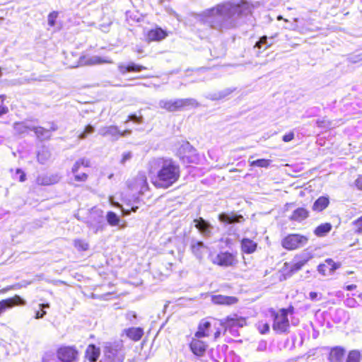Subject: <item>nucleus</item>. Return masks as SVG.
Wrapping results in <instances>:
<instances>
[{
    "instance_id": "nucleus-27",
    "label": "nucleus",
    "mask_w": 362,
    "mask_h": 362,
    "mask_svg": "<svg viewBox=\"0 0 362 362\" xmlns=\"http://www.w3.org/2000/svg\"><path fill=\"white\" fill-rule=\"evenodd\" d=\"M146 69V66L140 64H136L132 62L127 65L122 64L119 66V70L120 73H122V74H124L128 72H140Z\"/></svg>"
},
{
    "instance_id": "nucleus-51",
    "label": "nucleus",
    "mask_w": 362,
    "mask_h": 362,
    "mask_svg": "<svg viewBox=\"0 0 362 362\" xmlns=\"http://www.w3.org/2000/svg\"><path fill=\"white\" fill-rule=\"evenodd\" d=\"M354 183L357 189L362 191V175L357 177Z\"/></svg>"
},
{
    "instance_id": "nucleus-30",
    "label": "nucleus",
    "mask_w": 362,
    "mask_h": 362,
    "mask_svg": "<svg viewBox=\"0 0 362 362\" xmlns=\"http://www.w3.org/2000/svg\"><path fill=\"white\" fill-rule=\"evenodd\" d=\"M240 218H243V216L232 214L229 215L225 213H222L218 215V219L220 221L226 223H233L240 222Z\"/></svg>"
},
{
    "instance_id": "nucleus-60",
    "label": "nucleus",
    "mask_w": 362,
    "mask_h": 362,
    "mask_svg": "<svg viewBox=\"0 0 362 362\" xmlns=\"http://www.w3.org/2000/svg\"><path fill=\"white\" fill-rule=\"evenodd\" d=\"M354 271H347V272H346V274H347V275H350V274H354Z\"/></svg>"
},
{
    "instance_id": "nucleus-55",
    "label": "nucleus",
    "mask_w": 362,
    "mask_h": 362,
    "mask_svg": "<svg viewBox=\"0 0 362 362\" xmlns=\"http://www.w3.org/2000/svg\"><path fill=\"white\" fill-rule=\"evenodd\" d=\"M14 288V286H8L6 288H2L1 291H0V293H6L7 291H10V290H12Z\"/></svg>"
},
{
    "instance_id": "nucleus-4",
    "label": "nucleus",
    "mask_w": 362,
    "mask_h": 362,
    "mask_svg": "<svg viewBox=\"0 0 362 362\" xmlns=\"http://www.w3.org/2000/svg\"><path fill=\"white\" fill-rule=\"evenodd\" d=\"M294 307L290 305L288 308H280L278 311L270 310L273 318L272 329L277 334H287L290 332L288 315L294 313Z\"/></svg>"
},
{
    "instance_id": "nucleus-57",
    "label": "nucleus",
    "mask_w": 362,
    "mask_h": 362,
    "mask_svg": "<svg viewBox=\"0 0 362 362\" xmlns=\"http://www.w3.org/2000/svg\"><path fill=\"white\" fill-rule=\"evenodd\" d=\"M40 306L42 308H48V307H49V305H48V304H45V303H41V304H40Z\"/></svg>"
},
{
    "instance_id": "nucleus-31",
    "label": "nucleus",
    "mask_w": 362,
    "mask_h": 362,
    "mask_svg": "<svg viewBox=\"0 0 362 362\" xmlns=\"http://www.w3.org/2000/svg\"><path fill=\"white\" fill-rule=\"evenodd\" d=\"M136 185H140V188L138 190L140 194H144L149 190V185L145 175H142L141 177L136 178Z\"/></svg>"
},
{
    "instance_id": "nucleus-63",
    "label": "nucleus",
    "mask_w": 362,
    "mask_h": 362,
    "mask_svg": "<svg viewBox=\"0 0 362 362\" xmlns=\"http://www.w3.org/2000/svg\"><path fill=\"white\" fill-rule=\"evenodd\" d=\"M230 240H229V239H228V240H226V243H230Z\"/></svg>"
},
{
    "instance_id": "nucleus-53",
    "label": "nucleus",
    "mask_w": 362,
    "mask_h": 362,
    "mask_svg": "<svg viewBox=\"0 0 362 362\" xmlns=\"http://www.w3.org/2000/svg\"><path fill=\"white\" fill-rule=\"evenodd\" d=\"M344 288L346 291H351L356 290L357 288V286L356 284H352L346 285L344 287Z\"/></svg>"
},
{
    "instance_id": "nucleus-36",
    "label": "nucleus",
    "mask_w": 362,
    "mask_h": 362,
    "mask_svg": "<svg viewBox=\"0 0 362 362\" xmlns=\"http://www.w3.org/2000/svg\"><path fill=\"white\" fill-rule=\"evenodd\" d=\"M272 160L269 159H257L250 163L251 167L268 168L271 165Z\"/></svg>"
},
{
    "instance_id": "nucleus-45",
    "label": "nucleus",
    "mask_w": 362,
    "mask_h": 362,
    "mask_svg": "<svg viewBox=\"0 0 362 362\" xmlns=\"http://www.w3.org/2000/svg\"><path fill=\"white\" fill-rule=\"evenodd\" d=\"M93 132V127L91 125L88 124L85 127L83 132H81L79 134V138L84 139L86 137L87 134H91Z\"/></svg>"
},
{
    "instance_id": "nucleus-44",
    "label": "nucleus",
    "mask_w": 362,
    "mask_h": 362,
    "mask_svg": "<svg viewBox=\"0 0 362 362\" xmlns=\"http://www.w3.org/2000/svg\"><path fill=\"white\" fill-rule=\"evenodd\" d=\"M59 13L57 11H52L47 16L48 25L53 27L56 25V20L58 18Z\"/></svg>"
},
{
    "instance_id": "nucleus-21",
    "label": "nucleus",
    "mask_w": 362,
    "mask_h": 362,
    "mask_svg": "<svg viewBox=\"0 0 362 362\" xmlns=\"http://www.w3.org/2000/svg\"><path fill=\"white\" fill-rule=\"evenodd\" d=\"M57 129V127L54 124H52L49 129L40 126L33 127L32 128V131L35 133V136L41 141L49 139L51 137L50 132H54Z\"/></svg>"
},
{
    "instance_id": "nucleus-33",
    "label": "nucleus",
    "mask_w": 362,
    "mask_h": 362,
    "mask_svg": "<svg viewBox=\"0 0 362 362\" xmlns=\"http://www.w3.org/2000/svg\"><path fill=\"white\" fill-rule=\"evenodd\" d=\"M362 355L359 350L353 349L349 351L346 362H361Z\"/></svg>"
},
{
    "instance_id": "nucleus-54",
    "label": "nucleus",
    "mask_w": 362,
    "mask_h": 362,
    "mask_svg": "<svg viewBox=\"0 0 362 362\" xmlns=\"http://www.w3.org/2000/svg\"><path fill=\"white\" fill-rule=\"evenodd\" d=\"M8 112V109L6 106H0V116L6 114Z\"/></svg>"
},
{
    "instance_id": "nucleus-64",
    "label": "nucleus",
    "mask_w": 362,
    "mask_h": 362,
    "mask_svg": "<svg viewBox=\"0 0 362 362\" xmlns=\"http://www.w3.org/2000/svg\"><path fill=\"white\" fill-rule=\"evenodd\" d=\"M361 3H362V0H361Z\"/></svg>"
},
{
    "instance_id": "nucleus-29",
    "label": "nucleus",
    "mask_w": 362,
    "mask_h": 362,
    "mask_svg": "<svg viewBox=\"0 0 362 362\" xmlns=\"http://www.w3.org/2000/svg\"><path fill=\"white\" fill-rule=\"evenodd\" d=\"M332 226L330 223H323L317 226L313 233L317 237H323L331 231Z\"/></svg>"
},
{
    "instance_id": "nucleus-8",
    "label": "nucleus",
    "mask_w": 362,
    "mask_h": 362,
    "mask_svg": "<svg viewBox=\"0 0 362 362\" xmlns=\"http://www.w3.org/2000/svg\"><path fill=\"white\" fill-rule=\"evenodd\" d=\"M209 259L214 265L225 268L235 267L239 262L236 251L220 250L217 253H211Z\"/></svg>"
},
{
    "instance_id": "nucleus-10",
    "label": "nucleus",
    "mask_w": 362,
    "mask_h": 362,
    "mask_svg": "<svg viewBox=\"0 0 362 362\" xmlns=\"http://www.w3.org/2000/svg\"><path fill=\"white\" fill-rule=\"evenodd\" d=\"M91 166L90 160L86 158L78 159L71 168V173L74 175V180L76 182H85L88 180L89 174L85 170Z\"/></svg>"
},
{
    "instance_id": "nucleus-47",
    "label": "nucleus",
    "mask_w": 362,
    "mask_h": 362,
    "mask_svg": "<svg viewBox=\"0 0 362 362\" xmlns=\"http://www.w3.org/2000/svg\"><path fill=\"white\" fill-rule=\"evenodd\" d=\"M132 154L130 151L124 152L122 155L119 162L121 164L124 165L127 160H129L132 158Z\"/></svg>"
},
{
    "instance_id": "nucleus-3",
    "label": "nucleus",
    "mask_w": 362,
    "mask_h": 362,
    "mask_svg": "<svg viewBox=\"0 0 362 362\" xmlns=\"http://www.w3.org/2000/svg\"><path fill=\"white\" fill-rule=\"evenodd\" d=\"M211 11L224 18H231L234 16L241 17L251 13L250 5L245 1L218 5L212 8Z\"/></svg>"
},
{
    "instance_id": "nucleus-28",
    "label": "nucleus",
    "mask_w": 362,
    "mask_h": 362,
    "mask_svg": "<svg viewBox=\"0 0 362 362\" xmlns=\"http://www.w3.org/2000/svg\"><path fill=\"white\" fill-rule=\"evenodd\" d=\"M329 204V199L327 196L318 197L314 202L312 209L314 211L321 212L325 210Z\"/></svg>"
},
{
    "instance_id": "nucleus-58",
    "label": "nucleus",
    "mask_w": 362,
    "mask_h": 362,
    "mask_svg": "<svg viewBox=\"0 0 362 362\" xmlns=\"http://www.w3.org/2000/svg\"><path fill=\"white\" fill-rule=\"evenodd\" d=\"M202 245V243H197V244H195V245H192V250H194L196 247H199V245Z\"/></svg>"
},
{
    "instance_id": "nucleus-9",
    "label": "nucleus",
    "mask_w": 362,
    "mask_h": 362,
    "mask_svg": "<svg viewBox=\"0 0 362 362\" xmlns=\"http://www.w3.org/2000/svg\"><path fill=\"white\" fill-rule=\"evenodd\" d=\"M160 105L162 109L168 112H175L187 107H197L199 103L194 98H182L161 101Z\"/></svg>"
},
{
    "instance_id": "nucleus-61",
    "label": "nucleus",
    "mask_w": 362,
    "mask_h": 362,
    "mask_svg": "<svg viewBox=\"0 0 362 362\" xmlns=\"http://www.w3.org/2000/svg\"><path fill=\"white\" fill-rule=\"evenodd\" d=\"M138 209V207H137V206H136V207H132V208L131 209V210H132V211L135 212V211H136V209Z\"/></svg>"
},
{
    "instance_id": "nucleus-23",
    "label": "nucleus",
    "mask_w": 362,
    "mask_h": 362,
    "mask_svg": "<svg viewBox=\"0 0 362 362\" xmlns=\"http://www.w3.org/2000/svg\"><path fill=\"white\" fill-rule=\"evenodd\" d=\"M123 333L126 337L133 341H139L141 339L144 334V331L142 327H132L123 330Z\"/></svg>"
},
{
    "instance_id": "nucleus-52",
    "label": "nucleus",
    "mask_w": 362,
    "mask_h": 362,
    "mask_svg": "<svg viewBox=\"0 0 362 362\" xmlns=\"http://www.w3.org/2000/svg\"><path fill=\"white\" fill-rule=\"evenodd\" d=\"M45 315H46V311H45L43 310H37L35 313V318L36 319L42 318Z\"/></svg>"
},
{
    "instance_id": "nucleus-42",
    "label": "nucleus",
    "mask_w": 362,
    "mask_h": 362,
    "mask_svg": "<svg viewBox=\"0 0 362 362\" xmlns=\"http://www.w3.org/2000/svg\"><path fill=\"white\" fill-rule=\"evenodd\" d=\"M344 304L347 308H354L357 307L358 303L353 296H350L348 295L344 301Z\"/></svg>"
},
{
    "instance_id": "nucleus-35",
    "label": "nucleus",
    "mask_w": 362,
    "mask_h": 362,
    "mask_svg": "<svg viewBox=\"0 0 362 362\" xmlns=\"http://www.w3.org/2000/svg\"><path fill=\"white\" fill-rule=\"evenodd\" d=\"M107 223L112 226H118L120 222L119 217L113 211H108L106 215Z\"/></svg>"
},
{
    "instance_id": "nucleus-39",
    "label": "nucleus",
    "mask_w": 362,
    "mask_h": 362,
    "mask_svg": "<svg viewBox=\"0 0 362 362\" xmlns=\"http://www.w3.org/2000/svg\"><path fill=\"white\" fill-rule=\"evenodd\" d=\"M256 327L259 332L262 334L268 333L270 328L269 323L264 321H259L256 324Z\"/></svg>"
},
{
    "instance_id": "nucleus-5",
    "label": "nucleus",
    "mask_w": 362,
    "mask_h": 362,
    "mask_svg": "<svg viewBox=\"0 0 362 362\" xmlns=\"http://www.w3.org/2000/svg\"><path fill=\"white\" fill-rule=\"evenodd\" d=\"M110 62V60L102 59L100 57H88L82 55L78 52H70L66 53L64 64L67 68L73 69L81 66H91Z\"/></svg>"
},
{
    "instance_id": "nucleus-13",
    "label": "nucleus",
    "mask_w": 362,
    "mask_h": 362,
    "mask_svg": "<svg viewBox=\"0 0 362 362\" xmlns=\"http://www.w3.org/2000/svg\"><path fill=\"white\" fill-rule=\"evenodd\" d=\"M202 338L204 337L194 333L188 344L190 351L199 358L204 356L209 349V344Z\"/></svg>"
},
{
    "instance_id": "nucleus-43",
    "label": "nucleus",
    "mask_w": 362,
    "mask_h": 362,
    "mask_svg": "<svg viewBox=\"0 0 362 362\" xmlns=\"http://www.w3.org/2000/svg\"><path fill=\"white\" fill-rule=\"evenodd\" d=\"M327 265L328 264L325 263V261L323 263H320L317 267V271L318 272V273L322 276H327L328 274H330L329 272V267Z\"/></svg>"
},
{
    "instance_id": "nucleus-25",
    "label": "nucleus",
    "mask_w": 362,
    "mask_h": 362,
    "mask_svg": "<svg viewBox=\"0 0 362 362\" xmlns=\"http://www.w3.org/2000/svg\"><path fill=\"white\" fill-rule=\"evenodd\" d=\"M59 177L57 175H42L37 176L36 183L41 186H48L57 183Z\"/></svg>"
},
{
    "instance_id": "nucleus-26",
    "label": "nucleus",
    "mask_w": 362,
    "mask_h": 362,
    "mask_svg": "<svg viewBox=\"0 0 362 362\" xmlns=\"http://www.w3.org/2000/svg\"><path fill=\"white\" fill-rule=\"evenodd\" d=\"M345 349L342 346H336L331 349L329 354L330 361L340 362L345 355Z\"/></svg>"
},
{
    "instance_id": "nucleus-22",
    "label": "nucleus",
    "mask_w": 362,
    "mask_h": 362,
    "mask_svg": "<svg viewBox=\"0 0 362 362\" xmlns=\"http://www.w3.org/2000/svg\"><path fill=\"white\" fill-rule=\"evenodd\" d=\"M100 356V349L94 344H90L87 346L84 357L88 362H97Z\"/></svg>"
},
{
    "instance_id": "nucleus-41",
    "label": "nucleus",
    "mask_w": 362,
    "mask_h": 362,
    "mask_svg": "<svg viewBox=\"0 0 362 362\" xmlns=\"http://www.w3.org/2000/svg\"><path fill=\"white\" fill-rule=\"evenodd\" d=\"M352 226L354 233L361 234L362 233V216L353 221Z\"/></svg>"
},
{
    "instance_id": "nucleus-50",
    "label": "nucleus",
    "mask_w": 362,
    "mask_h": 362,
    "mask_svg": "<svg viewBox=\"0 0 362 362\" xmlns=\"http://www.w3.org/2000/svg\"><path fill=\"white\" fill-rule=\"evenodd\" d=\"M294 139V133L293 132H290L286 134H284L282 137V140L284 142L291 141Z\"/></svg>"
},
{
    "instance_id": "nucleus-19",
    "label": "nucleus",
    "mask_w": 362,
    "mask_h": 362,
    "mask_svg": "<svg viewBox=\"0 0 362 362\" xmlns=\"http://www.w3.org/2000/svg\"><path fill=\"white\" fill-rule=\"evenodd\" d=\"M211 301L214 305L230 306L237 304L239 299L236 296L216 294L211 296Z\"/></svg>"
},
{
    "instance_id": "nucleus-40",
    "label": "nucleus",
    "mask_w": 362,
    "mask_h": 362,
    "mask_svg": "<svg viewBox=\"0 0 362 362\" xmlns=\"http://www.w3.org/2000/svg\"><path fill=\"white\" fill-rule=\"evenodd\" d=\"M42 362H61L57 355L53 353L46 352L42 358Z\"/></svg>"
},
{
    "instance_id": "nucleus-2",
    "label": "nucleus",
    "mask_w": 362,
    "mask_h": 362,
    "mask_svg": "<svg viewBox=\"0 0 362 362\" xmlns=\"http://www.w3.org/2000/svg\"><path fill=\"white\" fill-rule=\"evenodd\" d=\"M247 317L238 315L237 313L227 315L223 320H219V327H217L214 332L213 339L217 340L223 335L225 336L224 341L226 343L236 341L231 337H229L228 333L233 337H238L240 332L238 329L247 326Z\"/></svg>"
},
{
    "instance_id": "nucleus-18",
    "label": "nucleus",
    "mask_w": 362,
    "mask_h": 362,
    "mask_svg": "<svg viewBox=\"0 0 362 362\" xmlns=\"http://www.w3.org/2000/svg\"><path fill=\"white\" fill-rule=\"evenodd\" d=\"M130 133V129L120 130L117 126L110 125L102 129L101 134L103 136H110L114 139H118L119 137H124Z\"/></svg>"
},
{
    "instance_id": "nucleus-62",
    "label": "nucleus",
    "mask_w": 362,
    "mask_h": 362,
    "mask_svg": "<svg viewBox=\"0 0 362 362\" xmlns=\"http://www.w3.org/2000/svg\"><path fill=\"white\" fill-rule=\"evenodd\" d=\"M293 203H287V204H286V206H293Z\"/></svg>"
},
{
    "instance_id": "nucleus-24",
    "label": "nucleus",
    "mask_w": 362,
    "mask_h": 362,
    "mask_svg": "<svg viewBox=\"0 0 362 362\" xmlns=\"http://www.w3.org/2000/svg\"><path fill=\"white\" fill-rule=\"evenodd\" d=\"M310 216V211L305 207H298L289 216L291 221L301 222Z\"/></svg>"
},
{
    "instance_id": "nucleus-59",
    "label": "nucleus",
    "mask_w": 362,
    "mask_h": 362,
    "mask_svg": "<svg viewBox=\"0 0 362 362\" xmlns=\"http://www.w3.org/2000/svg\"><path fill=\"white\" fill-rule=\"evenodd\" d=\"M5 99H6V95H0V100L4 101Z\"/></svg>"
},
{
    "instance_id": "nucleus-12",
    "label": "nucleus",
    "mask_w": 362,
    "mask_h": 362,
    "mask_svg": "<svg viewBox=\"0 0 362 362\" xmlns=\"http://www.w3.org/2000/svg\"><path fill=\"white\" fill-rule=\"evenodd\" d=\"M56 354L61 362H76L80 356L75 345H62L57 349Z\"/></svg>"
},
{
    "instance_id": "nucleus-15",
    "label": "nucleus",
    "mask_w": 362,
    "mask_h": 362,
    "mask_svg": "<svg viewBox=\"0 0 362 362\" xmlns=\"http://www.w3.org/2000/svg\"><path fill=\"white\" fill-rule=\"evenodd\" d=\"M168 35L167 30L159 26L149 29L144 33V40L148 43L160 42L165 39Z\"/></svg>"
},
{
    "instance_id": "nucleus-38",
    "label": "nucleus",
    "mask_w": 362,
    "mask_h": 362,
    "mask_svg": "<svg viewBox=\"0 0 362 362\" xmlns=\"http://www.w3.org/2000/svg\"><path fill=\"white\" fill-rule=\"evenodd\" d=\"M272 45V43L267 42V36L262 37L258 42H256L255 47H257L262 51L266 50Z\"/></svg>"
},
{
    "instance_id": "nucleus-20",
    "label": "nucleus",
    "mask_w": 362,
    "mask_h": 362,
    "mask_svg": "<svg viewBox=\"0 0 362 362\" xmlns=\"http://www.w3.org/2000/svg\"><path fill=\"white\" fill-rule=\"evenodd\" d=\"M240 247L242 254L251 255L257 251L258 244L252 239L243 238L240 240Z\"/></svg>"
},
{
    "instance_id": "nucleus-11",
    "label": "nucleus",
    "mask_w": 362,
    "mask_h": 362,
    "mask_svg": "<svg viewBox=\"0 0 362 362\" xmlns=\"http://www.w3.org/2000/svg\"><path fill=\"white\" fill-rule=\"evenodd\" d=\"M308 242V238L299 233H291L286 235L281 242V246L287 250H295Z\"/></svg>"
},
{
    "instance_id": "nucleus-16",
    "label": "nucleus",
    "mask_w": 362,
    "mask_h": 362,
    "mask_svg": "<svg viewBox=\"0 0 362 362\" xmlns=\"http://www.w3.org/2000/svg\"><path fill=\"white\" fill-rule=\"evenodd\" d=\"M26 301L18 295H15L11 298L0 300V315L7 309H11L15 306H24Z\"/></svg>"
},
{
    "instance_id": "nucleus-48",
    "label": "nucleus",
    "mask_w": 362,
    "mask_h": 362,
    "mask_svg": "<svg viewBox=\"0 0 362 362\" xmlns=\"http://www.w3.org/2000/svg\"><path fill=\"white\" fill-rule=\"evenodd\" d=\"M331 122L325 119H320L316 121V124L320 128H325L329 125Z\"/></svg>"
},
{
    "instance_id": "nucleus-7",
    "label": "nucleus",
    "mask_w": 362,
    "mask_h": 362,
    "mask_svg": "<svg viewBox=\"0 0 362 362\" xmlns=\"http://www.w3.org/2000/svg\"><path fill=\"white\" fill-rule=\"evenodd\" d=\"M125 352L122 340L107 342L103 349V354L99 362H124Z\"/></svg>"
},
{
    "instance_id": "nucleus-17",
    "label": "nucleus",
    "mask_w": 362,
    "mask_h": 362,
    "mask_svg": "<svg viewBox=\"0 0 362 362\" xmlns=\"http://www.w3.org/2000/svg\"><path fill=\"white\" fill-rule=\"evenodd\" d=\"M211 320L216 321L215 318L206 317L201 320L198 324L197 329L195 333L203 337H209L211 334V329L214 327L216 329V323H213Z\"/></svg>"
},
{
    "instance_id": "nucleus-49",
    "label": "nucleus",
    "mask_w": 362,
    "mask_h": 362,
    "mask_svg": "<svg viewBox=\"0 0 362 362\" xmlns=\"http://www.w3.org/2000/svg\"><path fill=\"white\" fill-rule=\"evenodd\" d=\"M16 174L19 175L18 178L19 182H24L26 180L25 173L20 168H16L15 170Z\"/></svg>"
},
{
    "instance_id": "nucleus-14",
    "label": "nucleus",
    "mask_w": 362,
    "mask_h": 362,
    "mask_svg": "<svg viewBox=\"0 0 362 362\" xmlns=\"http://www.w3.org/2000/svg\"><path fill=\"white\" fill-rule=\"evenodd\" d=\"M181 160L186 163H192L197 158L196 149L189 142L183 144L177 150Z\"/></svg>"
},
{
    "instance_id": "nucleus-56",
    "label": "nucleus",
    "mask_w": 362,
    "mask_h": 362,
    "mask_svg": "<svg viewBox=\"0 0 362 362\" xmlns=\"http://www.w3.org/2000/svg\"><path fill=\"white\" fill-rule=\"evenodd\" d=\"M309 296H310V298L311 300H315L316 298L317 297V293L315 292V291H312L309 293Z\"/></svg>"
},
{
    "instance_id": "nucleus-37",
    "label": "nucleus",
    "mask_w": 362,
    "mask_h": 362,
    "mask_svg": "<svg viewBox=\"0 0 362 362\" xmlns=\"http://www.w3.org/2000/svg\"><path fill=\"white\" fill-rule=\"evenodd\" d=\"M325 263H327L329 267V274H334L336 270L339 269L341 267V262H334L332 258H327L325 259Z\"/></svg>"
},
{
    "instance_id": "nucleus-46",
    "label": "nucleus",
    "mask_w": 362,
    "mask_h": 362,
    "mask_svg": "<svg viewBox=\"0 0 362 362\" xmlns=\"http://www.w3.org/2000/svg\"><path fill=\"white\" fill-rule=\"evenodd\" d=\"M129 121H133L136 123L141 124L142 122V117L141 116H136V115H129L127 117V119L126 120V122H128Z\"/></svg>"
},
{
    "instance_id": "nucleus-1",
    "label": "nucleus",
    "mask_w": 362,
    "mask_h": 362,
    "mask_svg": "<svg viewBox=\"0 0 362 362\" xmlns=\"http://www.w3.org/2000/svg\"><path fill=\"white\" fill-rule=\"evenodd\" d=\"M160 168L151 177V183L158 189H168L176 183L180 177V168L172 158H158Z\"/></svg>"
},
{
    "instance_id": "nucleus-34",
    "label": "nucleus",
    "mask_w": 362,
    "mask_h": 362,
    "mask_svg": "<svg viewBox=\"0 0 362 362\" xmlns=\"http://www.w3.org/2000/svg\"><path fill=\"white\" fill-rule=\"evenodd\" d=\"M195 227L202 233L207 232L209 230L210 225L202 218H196L194 220Z\"/></svg>"
},
{
    "instance_id": "nucleus-32",
    "label": "nucleus",
    "mask_w": 362,
    "mask_h": 362,
    "mask_svg": "<svg viewBox=\"0 0 362 362\" xmlns=\"http://www.w3.org/2000/svg\"><path fill=\"white\" fill-rule=\"evenodd\" d=\"M73 245L78 252H86L89 250L88 243L83 239L77 238L74 240Z\"/></svg>"
},
{
    "instance_id": "nucleus-6",
    "label": "nucleus",
    "mask_w": 362,
    "mask_h": 362,
    "mask_svg": "<svg viewBox=\"0 0 362 362\" xmlns=\"http://www.w3.org/2000/svg\"><path fill=\"white\" fill-rule=\"evenodd\" d=\"M313 258L311 252H306L305 255H296L295 259L291 262H286L279 271L280 280L284 281L291 277L293 274L302 269V268Z\"/></svg>"
}]
</instances>
